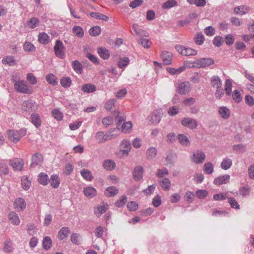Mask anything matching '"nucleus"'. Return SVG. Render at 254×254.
<instances>
[{
	"mask_svg": "<svg viewBox=\"0 0 254 254\" xmlns=\"http://www.w3.org/2000/svg\"><path fill=\"white\" fill-rule=\"evenodd\" d=\"M42 245L44 250H49L52 245L51 239L48 236L45 237L43 240Z\"/></svg>",
	"mask_w": 254,
	"mask_h": 254,
	"instance_id": "nucleus-42",
	"label": "nucleus"
},
{
	"mask_svg": "<svg viewBox=\"0 0 254 254\" xmlns=\"http://www.w3.org/2000/svg\"><path fill=\"white\" fill-rule=\"evenodd\" d=\"M232 81L231 79H227L225 83V90L227 95H230L232 92Z\"/></svg>",
	"mask_w": 254,
	"mask_h": 254,
	"instance_id": "nucleus-46",
	"label": "nucleus"
},
{
	"mask_svg": "<svg viewBox=\"0 0 254 254\" xmlns=\"http://www.w3.org/2000/svg\"><path fill=\"white\" fill-rule=\"evenodd\" d=\"M218 112L220 117L224 120L229 119L230 116V111L226 107H220L219 108Z\"/></svg>",
	"mask_w": 254,
	"mask_h": 254,
	"instance_id": "nucleus-20",
	"label": "nucleus"
},
{
	"mask_svg": "<svg viewBox=\"0 0 254 254\" xmlns=\"http://www.w3.org/2000/svg\"><path fill=\"white\" fill-rule=\"evenodd\" d=\"M31 182L26 176L22 177L21 179V186L24 190H28L30 187Z\"/></svg>",
	"mask_w": 254,
	"mask_h": 254,
	"instance_id": "nucleus-39",
	"label": "nucleus"
},
{
	"mask_svg": "<svg viewBox=\"0 0 254 254\" xmlns=\"http://www.w3.org/2000/svg\"><path fill=\"white\" fill-rule=\"evenodd\" d=\"M204 36L202 33L197 34L194 38L195 43L198 45H202L204 42Z\"/></svg>",
	"mask_w": 254,
	"mask_h": 254,
	"instance_id": "nucleus-62",
	"label": "nucleus"
},
{
	"mask_svg": "<svg viewBox=\"0 0 254 254\" xmlns=\"http://www.w3.org/2000/svg\"><path fill=\"white\" fill-rule=\"evenodd\" d=\"M39 23V20L36 17H33L30 19L28 21V26L30 28L36 27Z\"/></svg>",
	"mask_w": 254,
	"mask_h": 254,
	"instance_id": "nucleus-49",
	"label": "nucleus"
},
{
	"mask_svg": "<svg viewBox=\"0 0 254 254\" xmlns=\"http://www.w3.org/2000/svg\"><path fill=\"white\" fill-rule=\"evenodd\" d=\"M30 120L31 123L38 128L41 125V120L40 116L37 113H32L31 115Z\"/></svg>",
	"mask_w": 254,
	"mask_h": 254,
	"instance_id": "nucleus-21",
	"label": "nucleus"
},
{
	"mask_svg": "<svg viewBox=\"0 0 254 254\" xmlns=\"http://www.w3.org/2000/svg\"><path fill=\"white\" fill-rule=\"evenodd\" d=\"M101 32L100 27L98 26H93L89 30V34L92 36H98Z\"/></svg>",
	"mask_w": 254,
	"mask_h": 254,
	"instance_id": "nucleus-47",
	"label": "nucleus"
},
{
	"mask_svg": "<svg viewBox=\"0 0 254 254\" xmlns=\"http://www.w3.org/2000/svg\"><path fill=\"white\" fill-rule=\"evenodd\" d=\"M90 15L96 19H101L105 21H107L109 20V18L107 16L101 14L98 12H91Z\"/></svg>",
	"mask_w": 254,
	"mask_h": 254,
	"instance_id": "nucleus-35",
	"label": "nucleus"
},
{
	"mask_svg": "<svg viewBox=\"0 0 254 254\" xmlns=\"http://www.w3.org/2000/svg\"><path fill=\"white\" fill-rule=\"evenodd\" d=\"M214 64V61L212 58H203L197 60L192 63V67L196 68H204Z\"/></svg>",
	"mask_w": 254,
	"mask_h": 254,
	"instance_id": "nucleus-4",
	"label": "nucleus"
},
{
	"mask_svg": "<svg viewBox=\"0 0 254 254\" xmlns=\"http://www.w3.org/2000/svg\"><path fill=\"white\" fill-rule=\"evenodd\" d=\"M232 165V161L231 159L226 158L223 160L221 163V167L225 170L229 169Z\"/></svg>",
	"mask_w": 254,
	"mask_h": 254,
	"instance_id": "nucleus-34",
	"label": "nucleus"
},
{
	"mask_svg": "<svg viewBox=\"0 0 254 254\" xmlns=\"http://www.w3.org/2000/svg\"><path fill=\"white\" fill-rule=\"evenodd\" d=\"M228 201L230 203L231 207L233 208H235L236 209H240V205H239L236 199L234 197H228Z\"/></svg>",
	"mask_w": 254,
	"mask_h": 254,
	"instance_id": "nucleus-56",
	"label": "nucleus"
},
{
	"mask_svg": "<svg viewBox=\"0 0 254 254\" xmlns=\"http://www.w3.org/2000/svg\"><path fill=\"white\" fill-rule=\"evenodd\" d=\"M214 170V167L211 162L206 163L203 167V171L207 174H211Z\"/></svg>",
	"mask_w": 254,
	"mask_h": 254,
	"instance_id": "nucleus-45",
	"label": "nucleus"
},
{
	"mask_svg": "<svg viewBox=\"0 0 254 254\" xmlns=\"http://www.w3.org/2000/svg\"><path fill=\"white\" fill-rule=\"evenodd\" d=\"M43 156L40 153H35L32 157V162L30 167L34 168L36 166L40 165L43 162Z\"/></svg>",
	"mask_w": 254,
	"mask_h": 254,
	"instance_id": "nucleus-12",
	"label": "nucleus"
},
{
	"mask_svg": "<svg viewBox=\"0 0 254 254\" xmlns=\"http://www.w3.org/2000/svg\"><path fill=\"white\" fill-rule=\"evenodd\" d=\"M72 32L73 34L79 38H82L84 35L83 29L78 26H74L72 28Z\"/></svg>",
	"mask_w": 254,
	"mask_h": 254,
	"instance_id": "nucleus-38",
	"label": "nucleus"
},
{
	"mask_svg": "<svg viewBox=\"0 0 254 254\" xmlns=\"http://www.w3.org/2000/svg\"><path fill=\"white\" fill-rule=\"evenodd\" d=\"M129 62V59L127 57H123L120 59L118 63V65L120 68H123L127 66Z\"/></svg>",
	"mask_w": 254,
	"mask_h": 254,
	"instance_id": "nucleus-44",
	"label": "nucleus"
},
{
	"mask_svg": "<svg viewBox=\"0 0 254 254\" xmlns=\"http://www.w3.org/2000/svg\"><path fill=\"white\" fill-rule=\"evenodd\" d=\"M137 26V24H133L132 25L133 30L136 35L140 37H148L149 36L148 32L142 29L138 28Z\"/></svg>",
	"mask_w": 254,
	"mask_h": 254,
	"instance_id": "nucleus-24",
	"label": "nucleus"
},
{
	"mask_svg": "<svg viewBox=\"0 0 254 254\" xmlns=\"http://www.w3.org/2000/svg\"><path fill=\"white\" fill-rule=\"evenodd\" d=\"M211 83L213 87L218 88L222 87V81L217 75H214L211 77Z\"/></svg>",
	"mask_w": 254,
	"mask_h": 254,
	"instance_id": "nucleus-27",
	"label": "nucleus"
},
{
	"mask_svg": "<svg viewBox=\"0 0 254 254\" xmlns=\"http://www.w3.org/2000/svg\"><path fill=\"white\" fill-rule=\"evenodd\" d=\"M52 114L53 116L58 121H61L63 118V113L60 111V110L58 109H54Z\"/></svg>",
	"mask_w": 254,
	"mask_h": 254,
	"instance_id": "nucleus-50",
	"label": "nucleus"
},
{
	"mask_svg": "<svg viewBox=\"0 0 254 254\" xmlns=\"http://www.w3.org/2000/svg\"><path fill=\"white\" fill-rule=\"evenodd\" d=\"M96 139L98 140V143H101L106 141L105 139V134L103 131L97 132L95 136Z\"/></svg>",
	"mask_w": 254,
	"mask_h": 254,
	"instance_id": "nucleus-61",
	"label": "nucleus"
},
{
	"mask_svg": "<svg viewBox=\"0 0 254 254\" xmlns=\"http://www.w3.org/2000/svg\"><path fill=\"white\" fill-rule=\"evenodd\" d=\"M49 36L45 33H40L38 35V41L42 44H47L49 42Z\"/></svg>",
	"mask_w": 254,
	"mask_h": 254,
	"instance_id": "nucleus-41",
	"label": "nucleus"
},
{
	"mask_svg": "<svg viewBox=\"0 0 254 254\" xmlns=\"http://www.w3.org/2000/svg\"><path fill=\"white\" fill-rule=\"evenodd\" d=\"M9 220L11 223L15 225H18L20 223V219L18 215L15 212H11L8 215Z\"/></svg>",
	"mask_w": 254,
	"mask_h": 254,
	"instance_id": "nucleus-30",
	"label": "nucleus"
},
{
	"mask_svg": "<svg viewBox=\"0 0 254 254\" xmlns=\"http://www.w3.org/2000/svg\"><path fill=\"white\" fill-rule=\"evenodd\" d=\"M194 197V193L190 191H187L185 195V199L189 203H190L193 201Z\"/></svg>",
	"mask_w": 254,
	"mask_h": 254,
	"instance_id": "nucleus-52",
	"label": "nucleus"
},
{
	"mask_svg": "<svg viewBox=\"0 0 254 254\" xmlns=\"http://www.w3.org/2000/svg\"><path fill=\"white\" fill-rule=\"evenodd\" d=\"M26 133V129L21 128L19 130H8L7 135L8 139L14 143H16L20 140L21 137L25 136Z\"/></svg>",
	"mask_w": 254,
	"mask_h": 254,
	"instance_id": "nucleus-2",
	"label": "nucleus"
},
{
	"mask_svg": "<svg viewBox=\"0 0 254 254\" xmlns=\"http://www.w3.org/2000/svg\"><path fill=\"white\" fill-rule=\"evenodd\" d=\"M116 166L115 162L111 160H107L104 162L103 167L108 170H113Z\"/></svg>",
	"mask_w": 254,
	"mask_h": 254,
	"instance_id": "nucleus-37",
	"label": "nucleus"
},
{
	"mask_svg": "<svg viewBox=\"0 0 254 254\" xmlns=\"http://www.w3.org/2000/svg\"><path fill=\"white\" fill-rule=\"evenodd\" d=\"M84 195L90 198H92L97 195L96 190L92 187H87L83 190Z\"/></svg>",
	"mask_w": 254,
	"mask_h": 254,
	"instance_id": "nucleus-17",
	"label": "nucleus"
},
{
	"mask_svg": "<svg viewBox=\"0 0 254 254\" xmlns=\"http://www.w3.org/2000/svg\"><path fill=\"white\" fill-rule=\"evenodd\" d=\"M72 67L74 70L78 74H81L82 72V65L80 62L78 61H74L72 62Z\"/></svg>",
	"mask_w": 254,
	"mask_h": 254,
	"instance_id": "nucleus-40",
	"label": "nucleus"
},
{
	"mask_svg": "<svg viewBox=\"0 0 254 254\" xmlns=\"http://www.w3.org/2000/svg\"><path fill=\"white\" fill-rule=\"evenodd\" d=\"M161 57L164 64L169 65L172 63L173 55L171 53L163 51L161 54Z\"/></svg>",
	"mask_w": 254,
	"mask_h": 254,
	"instance_id": "nucleus-15",
	"label": "nucleus"
},
{
	"mask_svg": "<svg viewBox=\"0 0 254 254\" xmlns=\"http://www.w3.org/2000/svg\"><path fill=\"white\" fill-rule=\"evenodd\" d=\"M138 42L145 48H148L150 46V42L147 39L140 38Z\"/></svg>",
	"mask_w": 254,
	"mask_h": 254,
	"instance_id": "nucleus-63",
	"label": "nucleus"
},
{
	"mask_svg": "<svg viewBox=\"0 0 254 254\" xmlns=\"http://www.w3.org/2000/svg\"><path fill=\"white\" fill-rule=\"evenodd\" d=\"M232 98L235 102L239 103L242 100V96L238 90H235L232 93Z\"/></svg>",
	"mask_w": 254,
	"mask_h": 254,
	"instance_id": "nucleus-55",
	"label": "nucleus"
},
{
	"mask_svg": "<svg viewBox=\"0 0 254 254\" xmlns=\"http://www.w3.org/2000/svg\"><path fill=\"white\" fill-rule=\"evenodd\" d=\"M60 83L64 87H69L71 84V80L69 77H63L61 79Z\"/></svg>",
	"mask_w": 254,
	"mask_h": 254,
	"instance_id": "nucleus-51",
	"label": "nucleus"
},
{
	"mask_svg": "<svg viewBox=\"0 0 254 254\" xmlns=\"http://www.w3.org/2000/svg\"><path fill=\"white\" fill-rule=\"evenodd\" d=\"M208 194V192L204 190H199L196 191V196L199 199L205 198Z\"/></svg>",
	"mask_w": 254,
	"mask_h": 254,
	"instance_id": "nucleus-59",
	"label": "nucleus"
},
{
	"mask_svg": "<svg viewBox=\"0 0 254 254\" xmlns=\"http://www.w3.org/2000/svg\"><path fill=\"white\" fill-rule=\"evenodd\" d=\"M176 49L178 52L183 56H194L197 54L196 51L190 48H186L184 46H177Z\"/></svg>",
	"mask_w": 254,
	"mask_h": 254,
	"instance_id": "nucleus-10",
	"label": "nucleus"
},
{
	"mask_svg": "<svg viewBox=\"0 0 254 254\" xmlns=\"http://www.w3.org/2000/svg\"><path fill=\"white\" fill-rule=\"evenodd\" d=\"M23 49L26 52H30L35 51V47L31 42H26L23 45Z\"/></svg>",
	"mask_w": 254,
	"mask_h": 254,
	"instance_id": "nucleus-54",
	"label": "nucleus"
},
{
	"mask_svg": "<svg viewBox=\"0 0 254 254\" xmlns=\"http://www.w3.org/2000/svg\"><path fill=\"white\" fill-rule=\"evenodd\" d=\"M132 124L130 121L124 123L121 128L122 132L125 133H130L132 130Z\"/></svg>",
	"mask_w": 254,
	"mask_h": 254,
	"instance_id": "nucleus-26",
	"label": "nucleus"
},
{
	"mask_svg": "<svg viewBox=\"0 0 254 254\" xmlns=\"http://www.w3.org/2000/svg\"><path fill=\"white\" fill-rule=\"evenodd\" d=\"M230 176L229 175L220 176L214 180V184L216 185H221L226 184L229 182Z\"/></svg>",
	"mask_w": 254,
	"mask_h": 254,
	"instance_id": "nucleus-16",
	"label": "nucleus"
},
{
	"mask_svg": "<svg viewBox=\"0 0 254 254\" xmlns=\"http://www.w3.org/2000/svg\"><path fill=\"white\" fill-rule=\"evenodd\" d=\"M177 4V3L175 0H168L163 3L162 7L164 9H168L176 6Z\"/></svg>",
	"mask_w": 254,
	"mask_h": 254,
	"instance_id": "nucleus-57",
	"label": "nucleus"
},
{
	"mask_svg": "<svg viewBox=\"0 0 254 254\" xmlns=\"http://www.w3.org/2000/svg\"><path fill=\"white\" fill-rule=\"evenodd\" d=\"M38 105L34 101L31 100H28L24 101L22 104V110L25 113L29 115L32 112H34L38 110Z\"/></svg>",
	"mask_w": 254,
	"mask_h": 254,
	"instance_id": "nucleus-3",
	"label": "nucleus"
},
{
	"mask_svg": "<svg viewBox=\"0 0 254 254\" xmlns=\"http://www.w3.org/2000/svg\"><path fill=\"white\" fill-rule=\"evenodd\" d=\"M143 168L142 166H137L135 167L133 172V178L135 181H139L142 178Z\"/></svg>",
	"mask_w": 254,
	"mask_h": 254,
	"instance_id": "nucleus-18",
	"label": "nucleus"
},
{
	"mask_svg": "<svg viewBox=\"0 0 254 254\" xmlns=\"http://www.w3.org/2000/svg\"><path fill=\"white\" fill-rule=\"evenodd\" d=\"M190 84L188 81H184L180 83L178 87V92L180 95H185L190 92Z\"/></svg>",
	"mask_w": 254,
	"mask_h": 254,
	"instance_id": "nucleus-9",
	"label": "nucleus"
},
{
	"mask_svg": "<svg viewBox=\"0 0 254 254\" xmlns=\"http://www.w3.org/2000/svg\"><path fill=\"white\" fill-rule=\"evenodd\" d=\"M116 100L115 99H111L108 100L105 104V108L108 111H111L114 107Z\"/></svg>",
	"mask_w": 254,
	"mask_h": 254,
	"instance_id": "nucleus-58",
	"label": "nucleus"
},
{
	"mask_svg": "<svg viewBox=\"0 0 254 254\" xmlns=\"http://www.w3.org/2000/svg\"><path fill=\"white\" fill-rule=\"evenodd\" d=\"M181 125L183 127L189 129H194L197 127L198 123L197 121L194 119L186 117L182 119L181 121Z\"/></svg>",
	"mask_w": 254,
	"mask_h": 254,
	"instance_id": "nucleus-5",
	"label": "nucleus"
},
{
	"mask_svg": "<svg viewBox=\"0 0 254 254\" xmlns=\"http://www.w3.org/2000/svg\"><path fill=\"white\" fill-rule=\"evenodd\" d=\"M14 208L18 212L22 211L26 207V202L22 198H16L14 202Z\"/></svg>",
	"mask_w": 254,
	"mask_h": 254,
	"instance_id": "nucleus-13",
	"label": "nucleus"
},
{
	"mask_svg": "<svg viewBox=\"0 0 254 254\" xmlns=\"http://www.w3.org/2000/svg\"><path fill=\"white\" fill-rule=\"evenodd\" d=\"M57 78L53 74H48L46 76V81L50 84L55 86L58 84Z\"/></svg>",
	"mask_w": 254,
	"mask_h": 254,
	"instance_id": "nucleus-36",
	"label": "nucleus"
},
{
	"mask_svg": "<svg viewBox=\"0 0 254 254\" xmlns=\"http://www.w3.org/2000/svg\"><path fill=\"white\" fill-rule=\"evenodd\" d=\"M206 156L201 150H196L193 152L191 160L196 164H202L205 160Z\"/></svg>",
	"mask_w": 254,
	"mask_h": 254,
	"instance_id": "nucleus-8",
	"label": "nucleus"
},
{
	"mask_svg": "<svg viewBox=\"0 0 254 254\" xmlns=\"http://www.w3.org/2000/svg\"><path fill=\"white\" fill-rule=\"evenodd\" d=\"M119 190L116 187L111 186L107 188L105 190L104 194L106 196L113 197L118 194Z\"/></svg>",
	"mask_w": 254,
	"mask_h": 254,
	"instance_id": "nucleus-23",
	"label": "nucleus"
},
{
	"mask_svg": "<svg viewBox=\"0 0 254 254\" xmlns=\"http://www.w3.org/2000/svg\"><path fill=\"white\" fill-rule=\"evenodd\" d=\"M70 230L67 227H64L60 229L58 233V238L61 240L66 239L68 234H69Z\"/></svg>",
	"mask_w": 254,
	"mask_h": 254,
	"instance_id": "nucleus-22",
	"label": "nucleus"
},
{
	"mask_svg": "<svg viewBox=\"0 0 254 254\" xmlns=\"http://www.w3.org/2000/svg\"><path fill=\"white\" fill-rule=\"evenodd\" d=\"M13 250L12 243L10 241H6L4 243L3 251L5 253H10Z\"/></svg>",
	"mask_w": 254,
	"mask_h": 254,
	"instance_id": "nucleus-53",
	"label": "nucleus"
},
{
	"mask_svg": "<svg viewBox=\"0 0 254 254\" xmlns=\"http://www.w3.org/2000/svg\"><path fill=\"white\" fill-rule=\"evenodd\" d=\"M11 81L14 83V89L17 92L24 94H31L32 93V88L27 85L26 81L21 80L19 77L16 78L13 76L11 78Z\"/></svg>",
	"mask_w": 254,
	"mask_h": 254,
	"instance_id": "nucleus-1",
	"label": "nucleus"
},
{
	"mask_svg": "<svg viewBox=\"0 0 254 254\" xmlns=\"http://www.w3.org/2000/svg\"><path fill=\"white\" fill-rule=\"evenodd\" d=\"M80 174L83 178L87 181H91L93 179L91 172L87 169H82L80 172Z\"/></svg>",
	"mask_w": 254,
	"mask_h": 254,
	"instance_id": "nucleus-28",
	"label": "nucleus"
},
{
	"mask_svg": "<svg viewBox=\"0 0 254 254\" xmlns=\"http://www.w3.org/2000/svg\"><path fill=\"white\" fill-rule=\"evenodd\" d=\"M49 179L48 176L44 173H41L38 175V182L43 185H46L49 182Z\"/></svg>",
	"mask_w": 254,
	"mask_h": 254,
	"instance_id": "nucleus-33",
	"label": "nucleus"
},
{
	"mask_svg": "<svg viewBox=\"0 0 254 254\" xmlns=\"http://www.w3.org/2000/svg\"><path fill=\"white\" fill-rule=\"evenodd\" d=\"M82 90L87 93L94 92L96 90V87L90 83L85 84L82 86Z\"/></svg>",
	"mask_w": 254,
	"mask_h": 254,
	"instance_id": "nucleus-29",
	"label": "nucleus"
},
{
	"mask_svg": "<svg viewBox=\"0 0 254 254\" xmlns=\"http://www.w3.org/2000/svg\"><path fill=\"white\" fill-rule=\"evenodd\" d=\"M2 63L10 66L16 64L15 60L14 57L12 56H7L4 57L2 60Z\"/></svg>",
	"mask_w": 254,
	"mask_h": 254,
	"instance_id": "nucleus-31",
	"label": "nucleus"
},
{
	"mask_svg": "<svg viewBox=\"0 0 254 254\" xmlns=\"http://www.w3.org/2000/svg\"><path fill=\"white\" fill-rule=\"evenodd\" d=\"M49 182H50L51 186L54 188H58L60 184V178L56 174L52 175Z\"/></svg>",
	"mask_w": 254,
	"mask_h": 254,
	"instance_id": "nucleus-25",
	"label": "nucleus"
},
{
	"mask_svg": "<svg viewBox=\"0 0 254 254\" xmlns=\"http://www.w3.org/2000/svg\"><path fill=\"white\" fill-rule=\"evenodd\" d=\"M161 188L165 191H168L171 188V181L169 179L164 178L158 181Z\"/></svg>",
	"mask_w": 254,
	"mask_h": 254,
	"instance_id": "nucleus-19",
	"label": "nucleus"
},
{
	"mask_svg": "<svg viewBox=\"0 0 254 254\" xmlns=\"http://www.w3.org/2000/svg\"><path fill=\"white\" fill-rule=\"evenodd\" d=\"M98 53L101 58L103 59L107 60L110 57V54L109 51L105 48H100L98 49Z\"/></svg>",
	"mask_w": 254,
	"mask_h": 254,
	"instance_id": "nucleus-32",
	"label": "nucleus"
},
{
	"mask_svg": "<svg viewBox=\"0 0 254 254\" xmlns=\"http://www.w3.org/2000/svg\"><path fill=\"white\" fill-rule=\"evenodd\" d=\"M161 120V116L158 112L153 113L151 121L153 123L158 124Z\"/></svg>",
	"mask_w": 254,
	"mask_h": 254,
	"instance_id": "nucleus-60",
	"label": "nucleus"
},
{
	"mask_svg": "<svg viewBox=\"0 0 254 254\" xmlns=\"http://www.w3.org/2000/svg\"><path fill=\"white\" fill-rule=\"evenodd\" d=\"M121 148L127 150L128 152H129L131 148V145L130 141L127 139H124L121 143Z\"/></svg>",
	"mask_w": 254,
	"mask_h": 254,
	"instance_id": "nucleus-48",
	"label": "nucleus"
},
{
	"mask_svg": "<svg viewBox=\"0 0 254 254\" xmlns=\"http://www.w3.org/2000/svg\"><path fill=\"white\" fill-rule=\"evenodd\" d=\"M9 165L14 171H21L23 168L24 161L21 158H15L9 160Z\"/></svg>",
	"mask_w": 254,
	"mask_h": 254,
	"instance_id": "nucleus-7",
	"label": "nucleus"
},
{
	"mask_svg": "<svg viewBox=\"0 0 254 254\" xmlns=\"http://www.w3.org/2000/svg\"><path fill=\"white\" fill-rule=\"evenodd\" d=\"M54 48L56 56L59 58L64 59L65 53L63 42L60 40H57Z\"/></svg>",
	"mask_w": 254,
	"mask_h": 254,
	"instance_id": "nucleus-6",
	"label": "nucleus"
},
{
	"mask_svg": "<svg viewBox=\"0 0 254 254\" xmlns=\"http://www.w3.org/2000/svg\"><path fill=\"white\" fill-rule=\"evenodd\" d=\"M223 42V38L220 36L215 37L213 40V44L217 47H220L222 45Z\"/></svg>",
	"mask_w": 254,
	"mask_h": 254,
	"instance_id": "nucleus-64",
	"label": "nucleus"
},
{
	"mask_svg": "<svg viewBox=\"0 0 254 254\" xmlns=\"http://www.w3.org/2000/svg\"><path fill=\"white\" fill-rule=\"evenodd\" d=\"M157 153V149L155 147H149L146 151L145 157L147 160H153Z\"/></svg>",
	"mask_w": 254,
	"mask_h": 254,
	"instance_id": "nucleus-14",
	"label": "nucleus"
},
{
	"mask_svg": "<svg viewBox=\"0 0 254 254\" xmlns=\"http://www.w3.org/2000/svg\"><path fill=\"white\" fill-rule=\"evenodd\" d=\"M178 139L179 140L180 143L184 145V146H188L190 144V141L189 140L188 138L185 135L182 134H180L178 135Z\"/></svg>",
	"mask_w": 254,
	"mask_h": 254,
	"instance_id": "nucleus-43",
	"label": "nucleus"
},
{
	"mask_svg": "<svg viewBox=\"0 0 254 254\" xmlns=\"http://www.w3.org/2000/svg\"><path fill=\"white\" fill-rule=\"evenodd\" d=\"M109 206L107 203L102 202L100 205L94 208V213L97 217H100L103 213L107 210Z\"/></svg>",
	"mask_w": 254,
	"mask_h": 254,
	"instance_id": "nucleus-11",
	"label": "nucleus"
}]
</instances>
